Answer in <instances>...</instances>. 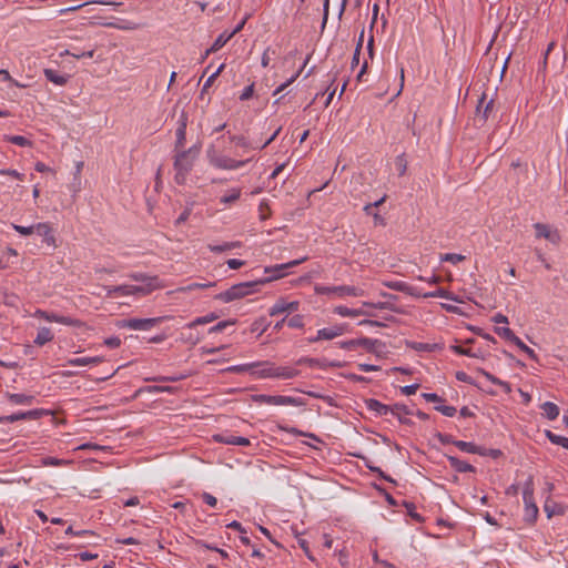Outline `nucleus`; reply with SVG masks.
I'll list each match as a JSON object with an SVG mask.
<instances>
[{
    "label": "nucleus",
    "mask_w": 568,
    "mask_h": 568,
    "mask_svg": "<svg viewBox=\"0 0 568 568\" xmlns=\"http://www.w3.org/2000/svg\"><path fill=\"white\" fill-rule=\"evenodd\" d=\"M43 315H44V318L49 322H54V323L73 326V327H82L84 325V323L81 320L73 318L70 316H62V315H58V314H53V313L52 314L43 313Z\"/></svg>",
    "instance_id": "18"
},
{
    "label": "nucleus",
    "mask_w": 568,
    "mask_h": 568,
    "mask_svg": "<svg viewBox=\"0 0 568 568\" xmlns=\"http://www.w3.org/2000/svg\"><path fill=\"white\" fill-rule=\"evenodd\" d=\"M103 362V358L100 356L94 357H74L68 359V364L71 366H84L90 364H99Z\"/></svg>",
    "instance_id": "28"
},
{
    "label": "nucleus",
    "mask_w": 568,
    "mask_h": 568,
    "mask_svg": "<svg viewBox=\"0 0 568 568\" xmlns=\"http://www.w3.org/2000/svg\"><path fill=\"white\" fill-rule=\"evenodd\" d=\"M534 227L536 230V236L537 237H544V239L549 240L550 242H555L556 241L557 234L551 233L550 230H549V226L547 224L536 223L534 225Z\"/></svg>",
    "instance_id": "29"
},
{
    "label": "nucleus",
    "mask_w": 568,
    "mask_h": 568,
    "mask_svg": "<svg viewBox=\"0 0 568 568\" xmlns=\"http://www.w3.org/2000/svg\"><path fill=\"white\" fill-rule=\"evenodd\" d=\"M404 505H405L407 514L410 516V518H413L417 523L424 521L423 516L419 515L418 513H416V506L413 503L405 501Z\"/></svg>",
    "instance_id": "53"
},
{
    "label": "nucleus",
    "mask_w": 568,
    "mask_h": 568,
    "mask_svg": "<svg viewBox=\"0 0 568 568\" xmlns=\"http://www.w3.org/2000/svg\"><path fill=\"white\" fill-rule=\"evenodd\" d=\"M12 227L19 234L24 235V236L33 234V225H31V226H22V225H18V224H12Z\"/></svg>",
    "instance_id": "62"
},
{
    "label": "nucleus",
    "mask_w": 568,
    "mask_h": 568,
    "mask_svg": "<svg viewBox=\"0 0 568 568\" xmlns=\"http://www.w3.org/2000/svg\"><path fill=\"white\" fill-rule=\"evenodd\" d=\"M300 374V371L287 367V366H276L275 378L282 379H292Z\"/></svg>",
    "instance_id": "30"
},
{
    "label": "nucleus",
    "mask_w": 568,
    "mask_h": 568,
    "mask_svg": "<svg viewBox=\"0 0 568 568\" xmlns=\"http://www.w3.org/2000/svg\"><path fill=\"white\" fill-rule=\"evenodd\" d=\"M253 400L258 404L266 405H292L297 406L301 405L302 402L298 398L284 396V395H265L258 394L253 396Z\"/></svg>",
    "instance_id": "6"
},
{
    "label": "nucleus",
    "mask_w": 568,
    "mask_h": 568,
    "mask_svg": "<svg viewBox=\"0 0 568 568\" xmlns=\"http://www.w3.org/2000/svg\"><path fill=\"white\" fill-rule=\"evenodd\" d=\"M410 346H412V348H414L415 351H418V352H432L436 345L414 342V343H412Z\"/></svg>",
    "instance_id": "60"
},
{
    "label": "nucleus",
    "mask_w": 568,
    "mask_h": 568,
    "mask_svg": "<svg viewBox=\"0 0 568 568\" xmlns=\"http://www.w3.org/2000/svg\"><path fill=\"white\" fill-rule=\"evenodd\" d=\"M7 397L16 405H30L34 400V396L26 394H7Z\"/></svg>",
    "instance_id": "31"
},
{
    "label": "nucleus",
    "mask_w": 568,
    "mask_h": 568,
    "mask_svg": "<svg viewBox=\"0 0 568 568\" xmlns=\"http://www.w3.org/2000/svg\"><path fill=\"white\" fill-rule=\"evenodd\" d=\"M466 260V256L462 255V254H456V253H446V254H442L440 255V261L442 262H450L453 264H457L459 262H463Z\"/></svg>",
    "instance_id": "51"
},
{
    "label": "nucleus",
    "mask_w": 568,
    "mask_h": 568,
    "mask_svg": "<svg viewBox=\"0 0 568 568\" xmlns=\"http://www.w3.org/2000/svg\"><path fill=\"white\" fill-rule=\"evenodd\" d=\"M213 439L216 443L226 444V445H237V446H250L251 445L250 439L246 437H242V436L216 434L213 436Z\"/></svg>",
    "instance_id": "15"
},
{
    "label": "nucleus",
    "mask_w": 568,
    "mask_h": 568,
    "mask_svg": "<svg viewBox=\"0 0 568 568\" xmlns=\"http://www.w3.org/2000/svg\"><path fill=\"white\" fill-rule=\"evenodd\" d=\"M43 237V242L48 245L55 246V237L49 223H37L33 225V234Z\"/></svg>",
    "instance_id": "14"
},
{
    "label": "nucleus",
    "mask_w": 568,
    "mask_h": 568,
    "mask_svg": "<svg viewBox=\"0 0 568 568\" xmlns=\"http://www.w3.org/2000/svg\"><path fill=\"white\" fill-rule=\"evenodd\" d=\"M260 365H268V361L234 365V366L226 368L225 371L229 373L242 374V373L251 371L254 367H260Z\"/></svg>",
    "instance_id": "26"
},
{
    "label": "nucleus",
    "mask_w": 568,
    "mask_h": 568,
    "mask_svg": "<svg viewBox=\"0 0 568 568\" xmlns=\"http://www.w3.org/2000/svg\"><path fill=\"white\" fill-rule=\"evenodd\" d=\"M262 366L264 367L263 369L254 373L257 375V377L275 378L276 366L273 363L268 362V365H262Z\"/></svg>",
    "instance_id": "43"
},
{
    "label": "nucleus",
    "mask_w": 568,
    "mask_h": 568,
    "mask_svg": "<svg viewBox=\"0 0 568 568\" xmlns=\"http://www.w3.org/2000/svg\"><path fill=\"white\" fill-rule=\"evenodd\" d=\"M534 476L532 475H529L527 480L525 481L524 484V489H523V498L524 500H529L531 498H534Z\"/></svg>",
    "instance_id": "44"
},
{
    "label": "nucleus",
    "mask_w": 568,
    "mask_h": 568,
    "mask_svg": "<svg viewBox=\"0 0 568 568\" xmlns=\"http://www.w3.org/2000/svg\"><path fill=\"white\" fill-rule=\"evenodd\" d=\"M53 339V333L49 327H41L38 331L34 343L39 346L47 344L48 342Z\"/></svg>",
    "instance_id": "32"
},
{
    "label": "nucleus",
    "mask_w": 568,
    "mask_h": 568,
    "mask_svg": "<svg viewBox=\"0 0 568 568\" xmlns=\"http://www.w3.org/2000/svg\"><path fill=\"white\" fill-rule=\"evenodd\" d=\"M365 405L368 410L375 412L379 416H385L387 414H392L399 420L400 424L408 425V426L413 425L412 419H403L402 418V413L412 414L409 408L404 404H395L393 406H389V405H385V404L381 403L379 400H377L375 398H368L365 400Z\"/></svg>",
    "instance_id": "3"
},
{
    "label": "nucleus",
    "mask_w": 568,
    "mask_h": 568,
    "mask_svg": "<svg viewBox=\"0 0 568 568\" xmlns=\"http://www.w3.org/2000/svg\"><path fill=\"white\" fill-rule=\"evenodd\" d=\"M435 437L443 444V445H448V444H453L455 445V443L457 442L456 439H454V437L449 434H443V433H436L435 434Z\"/></svg>",
    "instance_id": "59"
},
{
    "label": "nucleus",
    "mask_w": 568,
    "mask_h": 568,
    "mask_svg": "<svg viewBox=\"0 0 568 568\" xmlns=\"http://www.w3.org/2000/svg\"><path fill=\"white\" fill-rule=\"evenodd\" d=\"M207 159L212 166L221 170H235L244 166L251 159L235 160L217 153L214 149L207 150Z\"/></svg>",
    "instance_id": "4"
},
{
    "label": "nucleus",
    "mask_w": 568,
    "mask_h": 568,
    "mask_svg": "<svg viewBox=\"0 0 568 568\" xmlns=\"http://www.w3.org/2000/svg\"><path fill=\"white\" fill-rule=\"evenodd\" d=\"M43 73L48 81H50L57 85H64L69 79V75L60 74L58 71H55L53 69H44Z\"/></svg>",
    "instance_id": "24"
},
{
    "label": "nucleus",
    "mask_w": 568,
    "mask_h": 568,
    "mask_svg": "<svg viewBox=\"0 0 568 568\" xmlns=\"http://www.w3.org/2000/svg\"><path fill=\"white\" fill-rule=\"evenodd\" d=\"M544 510L547 514V517L551 518L552 516H556V515H559V516L565 515V513L567 510V506L556 503V501H552L548 498L545 501Z\"/></svg>",
    "instance_id": "21"
},
{
    "label": "nucleus",
    "mask_w": 568,
    "mask_h": 568,
    "mask_svg": "<svg viewBox=\"0 0 568 568\" xmlns=\"http://www.w3.org/2000/svg\"><path fill=\"white\" fill-rule=\"evenodd\" d=\"M486 100V94L484 93L481 95V98L479 99L478 101V104H477V108H476V112H477V121L484 123L487 121V119L489 118V114L493 110V104H494V101L493 100H489L488 102H485Z\"/></svg>",
    "instance_id": "16"
},
{
    "label": "nucleus",
    "mask_w": 568,
    "mask_h": 568,
    "mask_svg": "<svg viewBox=\"0 0 568 568\" xmlns=\"http://www.w3.org/2000/svg\"><path fill=\"white\" fill-rule=\"evenodd\" d=\"M200 149L192 146L187 150H179L174 155V181L179 185H183L186 182L189 173L192 171L194 161L197 158Z\"/></svg>",
    "instance_id": "1"
},
{
    "label": "nucleus",
    "mask_w": 568,
    "mask_h": 568,
    "mask_svg": "<svg viewBox=\"0 0 568 568\" xmlns=\"http://www.w3.org/2000/svg\"><path fill=\"white\" fill-rule=\"evenodd\" d=\"M541 409L544 410V414L549 420L556 419L559 415L558 406L551 402H545L541 405Z\"/></svg>",
    "instance_id": "35"
},
{
    "label": "nucleus",
    "mask_w": 568,
    "mask_h": 568,
    "mask_svg": "<svg viewBox=\"0 0 568 568\" xmlns=\"http://www.w3.org/2000/svg\"><path fill=\"white\" fill-rule=\"evenodd\" d=\"M520 351H523L524 353H526L530 359L532 361H538V357H537V354L535 353V351L530 347H528L519 337H518V341H515L514 343Z\"/></svg>",
    "instance_id": "48"
},
{
    "label": "nucleus",
    "mask_w": 568,
    "mask_h": 568,
    "mask_svg": "<svg viewBox=\"0 0 568 568\" xmlns=\"http://www.w3.org/2000/svg\"><path fill=\"white\" fill-rule=\"evenodd\" d=\"M420 297H424V298L443 297V298L455 301V302H462L457 296H455L452 292H449L445 288H438L434 292L422 293Z\"/></svg>",
    "instance_id": "27"
},
{
    "label": "nucleus",
    "mask_w": 568,
    "mask_h": 568,
    "mask_svg": "<svg viewBox=\"0 0 568 568\" xmlns=\"http://www.w3.org/2000/svg\"><path fill=\"white\" fill-rule=\"evenodd\" d=\"M267 326L266 318L260 317L252 323L251 332H260V334H263L267 329Z\"/></svg>",
    "instance_id": "49"
},
{
    "label": "nucleus",
    "mask_w": 568,
    "mask_h": 568,
    "mask_svg": "<svg viewBox=\"0 0 568 568\" xmlns=\"http://www.w3.org/2000/svg\"><path fill=\"white\" fill-rule=\"evenodd\" d=\"M260 219L262 221L268 219L271 216V207L266 201H262L258 205Z\"/></svg>",
    "instance_id": "56"
},
{
    "label": "nucleus",
    "mask_w": 568,
    "mask_h": 568,
    "mask_svg": "<svg viewBox=\"0 0 568 568\" xmlns=\"http://www.w3.org/2000/svg\"><path fill=\"white\" fill-rule=\"evenodd\" d=\"M358 347L365 348L367 352H375L376 346L382 345V342L378 339H371L368 337L357 338Z\"/></svg>",
    "instance_id": "37"
},
{
    "label": "nucleus",
    "mask_w": 568,
    "mask_h": 568,
    "mask_svg": "<svg viewBox=\"0 0 568 568\" xmlns=\"http://www.w3.org/2000/svg\"><path fill=\"white\" fill-rule=\"evenodd\" d=\"M4 139L19 146H31L32 142L22 135H6Z\"/></svg>",
    "instance_id": "45"
},
{
    "label": "nucleus",
    "mask_w": 568,
    "mask_h": 568,
    "mask_svg": "<svg viewBox=\"0 0 568 568\" xmlns=\"http://www.w3.org/2000/svg\"><path fill=\"white\" fill-rule=\"evenodd\" d=\"M286 324L292 328H303L304 317L302 315L296 314L290 320H286Z\"/></svg>",
    "instance_id": "54"
},
{
    "label": "nucleus",
    "mask_w": 568,
    "mask_h": 568,
    "mask_svg": "<svg viewBox=\"0 0 568 568\" xmlns=\"http://www.w3.org/2000/svg\"><path fill=\"white\" fill-rule=\"evenodd\" d=\"M219 317H220V315L213 312L205 316L196 317L194 321H192L190 324H187V327L193 328L199 325H204V324H207V323H211V322L217 320Z\"/></svg>",
    "instance_id": "40"
},
{
    "label": "nucleus",
    "mask_w": 568,
    "mask_h": 568,
    "mask_svg": "<svg viewBox=\"0 0 568 568\" xmlns=\"http://www.w3.org/2000/svg\"><path fill=\"white\" fill-rule=\"evenodd\" d=\"M169 316H160L152 318H128L121 320L116 323L119 328H130L135 331H149L156 326L158 324L168 320Z\"/></svg>",
    "instance_id": "5"
},
{
    "label": "nucleus",
    "mask_w": 568,
    "mask_h": 568,
    "mask_svg": "<svg viewBox=\"0 0 568 568\" xmlns=\"http://www.w3.org/2000/svg\"><path fill=\"white\" fill-rule=\"evenodd\" d=\"M449 466L457 473H475L476 468L469 463L462 460L455 456L447 455Z\"/></svg>",
    "instance_id": "20"
},
{
    "label": "nucleus",
    "mask_w": 568,
    "mask_h": 568,
    "mask_svg": "<svg viewBox=\"0 0 568 568\" xmlns=\"http://www.w3.org/2000/svg\"><path fill=\"white\" fill-rule=\"evenodd\" d=\"M347 329V324H337L332 327H326L317 331V335L310 338L311 343H315L322 339H333L337 336L343 335Z\"/></svg>",
    "instance_id": "10"
},
{
    "label": "nucleus",
    "mask_w": 568,
    "mask_h": 568,
    "mask_svg": "<svg viewBox=\"0 0 568 568\" xmlns=\"http://www.w3.org/2000/svg\"><path fill=\"white\" fill-rule=\"evenodd\" d=\"M215 285H216L215 282H203V283L195 282V283H191L186 286L179 287L176 291L185 293V292H191V291H195V290L209 288V287H212Z\"/></svg>",
    "instance_id": "36"
},
{
    "label": "nucleus",
    "mask_w": 568,
    "mask_h": 568,
    "mask_svg": "<svg viewBox=\"0 0 568 568\" xmlns=\"http://www.w3.org/2000/svg\"><path fill=\"white\" fill-rule=\"evenodd\" d=\"M236 320L221 321L209 329L210 334L223 332L226 327L235 325Z\"/></svg>",
    "instance_id": "47"
},
{
    "label": "nucleus",
    "mask_w": 568,
    "mask_h": 568,
    "mask_svg": "<svg viewBox=\"0 0 568 568\" xmlns=\"http://www.w3.org/2000/svg\"><path fill=\"white\" fill-rule=\"evenodd\" d=\"M395 166L398 172V175H404L407 171V160L405 154L397 155L395 159Z\"/></svg>",
    "instance_id": "50"
},
{
    "label": "nucleus",
    "mask_w": 568,
    "mask_h": 568,
    "mask_svg": "<svg viewBox=\"0 0 568 568\" xmlns=\"http://www.w3.org/2000/svg\"><path fill=\"white\" fill-rule=\"evenodd\" d=\"M22 419H24L23 413H16V414L7 415V416H1L0 424L14 423V422L22 420Z\"/></svg>",
    "instance_id": "57"
},
{
    "label": "nucleus",
    "mask_w": 568,
    "mask_h": 568,
    "mask_svg": "<svg viewBox=\"0 0 568 568\" xmlns=\"http://www.w3.org/2000/svg\"><path fill=\"white\" fill-rule=\"evenodd\" d=\"M339 347L347 351H354L358 347L357 338L356 339H349L338 343Z\"/></svg>",
    "instance_id": "63"
},
{
    "label": "nucleus",
    "mask_w": 568,
    "mask_h": 568,
    "mask_svg": "<svg viewBox=\"0 0 568 568\" xmlns=\"http://www.w3.org/2000/svg\"><path fill=\"white\" fill-rule=\"evenodd\" d=\"M455 446L462 452L473 454V452L477 450V445L470 442L457 440Z\"/></svg>",
    "instance_id": "52"
},
{
    "label": "nucleus",
    "mask_w": 568,
    "mask_h": 568,
    "mask_svg": "<svg viewBox=\"0 0 568 568\" xmlns=\"http://www.w3.org/2000/svg\"><path fill=\"white\" fill-rule=\"evenodd\" d=\"M253 94H254V83L247 85L243 90L242 94L240 95V100L246 101V100L251 99L253 97Z\"/></svg>",
    "instance_id": "64"
},
{
    "label": "nucleus",
    "mask_w": 568,
    "mask_h": 568,
    "mask_svg": "<svg viewBox=\"0 0 568 568\" xmlns=\"http://www.w3.org/2000/svg\"><path fill=\"white\" fill-rule=\"evenodd\" d=\"M128 295H140L145 296L155 291L153 284H142V285H128Z\"/></svg>",
    "instance_id": "25"
},
{
    "label": "nucleus",
    "mask_w": 568,
    "mask_h": 568,
    "mask_svg": "<svg viewBox=\"0 0 568 568\" xmlns=\"http://www.w3.org/2000/svg\"><path fill=\"white\" fill-rule=\"evenodd\" d=\"M241 243L240 242H226L222 245H213V244H209V250L211 252H214V253H222V252H225V251H231L233 248H236V247H240Z\"/></svg>",
    "instance_id": "42"
},
{
    "label": "nucleus",
    "mask_w": 568,
    "mask_h": 568,
    "mask_svg": "<svg viewBox=\"0 0 568 568\" xmlns=\"http://www.w3.org/2000/svg\"><path fill=\"white\" fill-rule=\"evenodd\" d=\"M300 302H286L284 298H280L275 302V304L270 308L268 314L271 316H277L283 313L292 314L298 311Z\"/></svg>",
    "instance_id": "11"
},
{
    "label": "nucleus",
    "mask_w": 568,
    "mask_h": 568,
    "mask_svg": "<svg viewBox=\"0 0 568 568\" xmlns=\"http://www.w3.org/2000/svg\"><path fill=\"white\" fill-rule=\"evenodd\" d=\"M297 544L303 549V551L307 556V558L311 559L312 561H314L315 558L313 557V555L311 552V549H310V546H308V541L298 537L297 538Z\"/></svg>",
    "instance_id": "61"
},
{
    "label": "nucleus",
    "mask_w": 568,
    "mask_h": 568,
    "mask_svg": "<svg viewBox=\"0 0 568 568\" xmlns=\"http://www.w3.org/2000/svg\"><path fill=\"white\" fill-rule=\"evenodd\" d=\"M480 373H481V374H483V375H484V376H485L489 382H491V383H493V384H495V385L500 386V387L504 389V392H505L506 394H509V393L511 392V386H510V384H509V383H507V382H505V381L499 379V378H498V377H496L495 375H493V374H490V373H488V372H486V371H484V369H480Z\"/></svg>",
    "instance_id": "33"
},
{
    "label": "nucleus",
    "mask_w": 568,
    "mask_h": 568,
    "mask_svg": "<svg viewBox=\"0 0 568 568\" xmlns=\"http://www.w3.org/2000/svg\"><path fill=\"white\" fill-rule=\"evenodd\" d=\"M128 277L131 278L132 281L141 282L143 285L151 283V284H153L155 290L164 287V285L161 283L159 276H156V275H150L146 273L135 272V273L129 274Z\"/></svg>",
    "instance_id": "17"
},
{
    "label": "nucleus",
    "mask_w": 568,
    "mask_h": 568,
    "mask_svg": "<svg viewBox=\"0 0 568 568\" xmlns=\"http://www.w3.org/2000/svg\"><path fill=\"white\" fill-rule=\"evenodd\" d=\"M494 331L499 337L508 342L515 343V341H518V336L509 327L496 326Z\"/></svg>",
    "instance_id": "38"
},
{
    "label": "nucleus",
    "mask_w": 568,
    "mask_h": 568,
    "mask_svg": "<svg viewBox=\"0 0 568 568\" xmlns=\"http://www.w3.org/2000/svg\"><path fill=\"white\" fill-rule=\"evenodd\" d=\"M450 349L458 355H464L474 358H483L484 353L480 349H474L471 347H465L463 345H452Z\"/></svg>",
    "instance_id": "23"
},
{
    "label": "nucleus",
    "mask_w": 568,
    "mask_h": 568,
    "mask_svg": "<svg viewBox=\"0 0 568 568\" xmlns=\"http://www.w3.org/2000/svg\"><path fill=\"white\" fill-rule=\"evenodd\" d=\"M186 125H187V115L182 112L179 119V126L176 129V141H175V151L183 150L186 141Z\"/></svg>",
    "instance_id": "13"
},
{
    "label": "nucleus",
    "mask_w": 568,
    "mask_h": 568,
    "mask_svg": "<svg viewBox=\"0 0 568 568\" xmlns=\"http://www.w3.org/2000/svg\"><path fill=\"white\" fill-rule=\"evenodd\" d=\"M106 291V297H115L119 295L125 296L128 295V285H118V286H103Z\"/></svg>",
    "instance_id": "39"
},
{
    "label": "nucleus",
    "mask_w": 568,
    "mask_h": 568,
    "mask_svg": "<svg viewBox=\"0 0 568 568\" xmlns=\"http://www.w3.org/2000/svg\"><path fill=\"white\" fill-rule=\"evenodd\" d=\"M233 38V33L231 32H223L221 33L216 39L215 41L213 42V44L204 52L202 59H206L211 53H214L216 51H219L220 49H222L231 39Z\"/></svg>",
    "instance_id": "19"
},
{
    "label": "nucleus",
    "mask_w": 568,
    "mask_h": 568,
    "mask_svg": "<svg viewBox=\"0 0 568 568\" xmlns=\"http://www.w3.org/2000/svg\"><path fill=\"white\" fill-rule=\"evenodd\" d=\"M545 435L550 440V443H552L555 445H560L564 448L568 449V437L557 435V434L552 433L551 430H546Z\"/></svg>",
    "instance_id": "41"
},
{
    "label": "nucleus",
    "mask_w": 568,
    "mask_h": 568,
    "mask_svg": "<svg viewBox=\"0 0 568 568\" xmlns=\"http://www.w3.org/2000/svg\"><path fill=\"white\" fill-rule=\"evenodd\" d=\"M278 132L280 129H277L262 145L253 144L244 135H231L230 141L234 143L235 146L243 149L244 152L246 150H262L276 139Z\"/></svg>",
    "instance_id": "9"
},
{
    "label": "nucleus",
    "mask_w": 568,
    "mask_h": 568,
    "mask_svg": "<svg viewBox=\"0 0 568 568\" xmlns=\"http://www.w3.org/2000/svg\"><path fill=\"white\" fill-rule=\"evenodd\" d=\"M435 409L437 412H440L443 415H445L447 417L455 416V414L457 412V409L454 406H446V405L436 406Z\"/></svg>",
    "instance_id": "58"
},
{
    "label": "nucleus",
    "mask_w": 568,
    "mask_h": 568,
    "mask_svg": "<svg viewBox=\"0 0 568 568\" xmlns=\"http://www.w3.org/2000/svg\"><path fill=\"white\" fill-rule=\"evenodd\" d=\"M241 196V189H232L231 193L227 195H223L220 199V202L223 204H232L236 202Z\"/></svg>",
    "instance_id": "46"
},
{
    "label": "nucleus",
    "mask_w": 568,
    "mask_h": 568,
    "mask_svg": "<svg viewBox=\"0 0 568 568\" xmlns=\"http://www.w3.org/2000/svg\"><path fill=\"white\" fill-rule=\"evenodd\" d=\"M384 285L390 290H394V291H397V292H400V293H404V294H407L410 296H415V297L422 296V292L417 287H414L403 281H388V282H384Z\"/></svg>",
    "instance_id": "12"
},
{
    "label": "nucleus",
    "mask_w": 568,
    "mask_h": 568,
    "mask_svg": "<svg viewBox=\"0 0 568 568\" xmlns=\"http://www.w3.org/2000/svg\"><path fill=\"white\" fill-rule=\"evenodd\" d=\"M334 313L344 317H357L365 314L362 310L348 308L346 306H336Z\"/></svg>",
    "instance_id": "34"
},
{
    "label": "nucleus",
    "mask_w": 568,
    "mask_h": 568,
    "mask_svg": "<svg viewBox=\"0 0 568 568\" xmlns=\"http://www.w3.org/2000/svg\"><path fill=\"white\" fill-rule=\"evenodd\" d=\"M47 414H48V412L44 409H32V410L23 413L24 419H27V420L39 419L40 417H42L43 415H47Z\"/></svg>",
    "instance_id": "55"
},
{
    "label": "nucleus",
    "mask_w": 568,
    "mask_h": 568,
    "mask_svg": "<svg viewBox=\"0 0 568 568\" xmlns=\"http://www.w3.org/2000/svg\"><path fill=\"white\" fill-rule=\"evenodd\" d=\"M306 260H307V256H304L302 258L294 260L288 263L277 264L274 266H267L264 268V272L266 274L270 273L271 275L268 277H265L264 280H267V283H268L271 281L282 278L285 275L286 270H288L291 267H295V266L302 264L303 262H305Z\"/></svg>",
    "instance_id": "8"
},
{
    "label": "nucleus",
    "mask_w": 568,
    "mask_h": 568,
    "mask_svg": "<svg viewBox=\"0 0 568 568\" xmlns=\"http://www.w3.org/2000/svg\"><path fill=\"white\" fill-rule=\"evenodd\" d=\"M266 283L267 280L242 282L231 286L229 290L224 292L216 294L214 298L222 301L224 303H230L257 292L258 287Z\"/></svg>",
    "instance_id": "2"
},
{
    "label": "nucleus",
    "mask_w": 568,
    "mask_h": 568,
    "mask_svg": "<svg viewBox=\"0 0 568 568\" xmlns=\"http://www.w3.org/2000/svg\"><path fill=\"white\" fill-rule=\"evenodd\" d=\"M315 291L320 295L337 294L338 296H363L364 291L356 286L341 285V286H316Z\"/></svg>",
    "instance_id": "7"
},
{
    "label": "nucleus",
    "mask_w": 568,
    "mask_h": 568,
    "mask_svg": "<svg viewBox=\"0 0 568 568\" xmlns=\"http://www.w3.org/2000/svg\"><path fill=\"white\" fill-rule=\"evenodd\" d=\"M525 504V520L529 524H534L538 516V507L535 503V498L524 500Z\"/></svg>",
    "instance_id": "22"
}]
</instances>
